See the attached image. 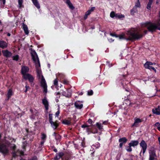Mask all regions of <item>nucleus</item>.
<instances>
[{
	"instance_id": "nucleus-1",
	"label": "nucleus",
	"mask_w": 160,
	"mask_h": 160,
	"mask_svg": "<svg viewBox=\"0 0 160 160\" xmlns=\"http://www.w3.org/2000/svg\"><path fill=\"white\" fill-rule=\"evenodd\" d=\"M29 70V68L26 66H22L21 73L22 75V78L25 80H28L31 84V86H33L34 78L31 74L28 73Z\"/></svg>"
},
{
	"instance_id": "nucleus-2",
	"label": "nucleus",
	"mask_w": 160,
	"mask_h": 160,
	"mask_svg": "<svg viewBox=\"0 0 160 160\" xmlns=\"http://www.w3.org/2000/svg\"><path fill=\"white\" fill-rule=\"evenodd\" d=\"M128 38H126L127 41H133L138 40L143 36L142 34H139L137 30L135 28H132L128 31L127 33Z\"/></svg>"
},
{
	"instance_id": "nucleus-3",
	"label": "nucleus",
	"mask_w": 160,
	"mask_h": 160,
	"mask_svg": "<svg viewBox=\"0 0 160 160\" xmlns=\"http://www.w3.org/2000/svg\"><path fill=\"white\" fill-rule=\"evenodd\" d=\"M159 22L157 24L152 23L151 22H147L144 23L145 27H147L148 31L152 33L155 32L157 30L160 31V26L159 25Z\"/></svg>"
},
{
	"instance_id": "nucleus-4",
	"label": "nucleus",
	"mask_w": 160,
	"mask_h": 160,
	"mask_svg": "<svg viewBox=\"0 0 160 160\" xmlns=\"http://www.w3.org/2000/svg\"><path fill=\"white\" fill-rule=\"evenodd\" d=\"M8 146L4 143H0V152L4 155H6L9 153Z\"/></svg>"
},
{
	"instance_id": "nucleus-5",
	"label": "nucleus",
	"mask_w": 160,
	"mask_h": 160,
	"mask_svg": "<svg viewBox=\"0 0 160 160\" xmlns=\"http://www.w3.org/2000/svg\"><path fill=\"white\" fill-rule=\"evenodd\" d=\"M140 146L142 148L143 154L145 153L147 148V145L145 141L142 140L139 143Z\"/></svg>"
},
{
	"instance_id": "nucleus-6",
	"label": "nucleus",
	"mask_w": 160,
	"mask_h": 160,
	"mask_svg": "<svg viewBox=\"0 0 160 160\" xmlns=\"http://www.w3.org/2000/svg\"><path fill=\"white\" fill-rule=\"evenodd\" d=\"M51 124V127L54 129L56 130L59 127L60 122L58 120H56L55 122L52 121L49 123Z\"/></svg>"
},
{
	"instance_id": "nucleus-7",
	"label": "nucleus",
	"mask_w": 160,
	"mask_h": 160,
	"mask_svg": "<svg viewBox=\"0 0 160 160\" xmlns=\"http://www.w3.org/2000/svg\"><path fill=\"white\" fill-rule=\"evenodd\" d=\"M42 103L44 106L45 108V110L46 111L45 112L47 113H48V111L49 109V103L46 97L42 99Z\"/></svg>"
},
{
	"instance_id": "nucleus-8",
	"label": "nucleus",
	"mask_w": 160,
	"mask_h": 160,
	"mask_svg": "<svg viewBox=\"0 0 160 160\" xmlns=\"http://www.w3.org/2000/svg\"><path fill=\"white\" fill-rule=\"evenodd\" d=\"M2 52L4 56L8 58L11 57L12 55V53L7 50H2Z\"/></svg>"
},
{
	"instance_id": "nucleus-9",
	"label": "nucleus",
	"mask_w": 160,
	"mask_h": 160,
	"mask_svg": "<svg viewBox=\"0 0 160 160\" xmlns=\"http://www.w3.org/2000/svg\"><path fill=\"white\" fill-rule=\"evenodd\" d=\"M64 153L62 152H60L56 154L55 156L54 159V160H58L60 158H62L64 156Z\"/></svg>"
},
{
	"instance_id": "nucleus-10",
	"label": "nucleus",
	"mask_w": 160,
	"mask_h": 160,
	"mask_svg": "<svg viewBox=\"0 0 160 160\" xmlns=\"http://www.w3.org/2000/svg\"><path fill=\"white\" fill-rule=\"evenodd\" d=\"M31 55L32 57V58L33 60H35V56H36V57L37 58V59H38V64H39V65L40 66V63L39 61V59L38 57L37 54L36 52H35V51L34 50H32L31 52Z\"/></svg>"
},
{
	"instance_id": "nucleus-11",
	"label": "nucleus",
	"mask_w": 160,
	"mask_h": 160,
	"mask_svg": "<svg viewBox=\"0 0 160 160\" xmlns=\"http://www.w3.org/2000/svg\"><path fill=\"white\" fill-rule=\"evenodd\" d=\"M152 112L154 114L158 115H160V106H158V108L153 109Z\"/></svg>"
},
{
	"instance_id": "nucleus-12",
	"label": "nucleus",
	"mask_w": 160,
	"mask_h": 160,
	"mask_svg": "<svg viewBox=\"0 0 160 160\" xmlns=\"http://www.w3.org/2000/svg\"><path fill=\"white\" fill-rule=\"evenodd\" d=\"M13 92L12 91V88L9 89L8 91L7 95V98L6 100H8L11 98V96L13 95Z\"/></svg>"
},
{
	"instance_id": "nucleus-13",
	"label": "nucleus",
	"mask_w": 160,
	"mask_h": 160,
	"mask_svg": "<svg viewBox=\"0 0 160 160\" xmlns=\"http://www.w3.org/2000/svg\"><path fill=\"white\" fill-rule=\"evenodd\" d=\"M8 46L7 43L5 41L0 40V48L4 49Z\"/></svg>"
},
{
	"instance_id": "nucleus-14",
	"label": "nucleus",
	"mask_w": 160,
	"mask_h": 160,
	"mask_svg": "<svg viewBox=\"0 0 160 160\" xmlns=\"http://www.w3.org/2000/svg\"><path fill=\"white\" fill-rule=\"evenodd\" d=\"M80 101H78L74 103V106L75 107L78 109H81L83 107V104H80Z\"/></svg>"
},
{
	"instance_id": "nucleus-15",
	"label": "nucleus",
	"mask_w": 160,
	"mask_h": 160,
	"mask_svg": "<svg viewBox=\"0 0 160 160\" xmlns=\"http://www.w3.org/2000/svg\"><path fill=\"white\" fill-rule=\"evenodd\" d=\"M129 144L133 147L137 146L139 144V142L138 140H131Z\"/></svg>"
},
{
	"instance_id": "nucleus-16",
	"label": "nucleus",
	"mask_w": 160,
	"mask_h": 160,
	"mask_svg": "<svg viewBox=\"0 0 160 160\" xmlns=\"http://www.w3.org/2000/svg\"><path fill=\"white\" fill-rule=\"evenodd\" d=\"M40 85L42 87L47 86L46 80L42 75V79L40 81Z\"/></svg>"
},
{
	"instance_id": "nucleus-17",
	"label": "nucleus",
	"mask_w": 160,
	"mask_h": 160,
	"mask_svg": "<svg viewBox=\"0 0 160 160\" xmlns=\"http://www.w3.org/2000/svg\"><path fill=\"white\" fill-rule=\"evenodd\" d=\"M135 121L134 123L132 125V127H133L134 126L136 127H138L137 124L141 122H142V120L139 118H136L134 119Z\"/></svg>"
},
{
	"instance_id": "nucleus-18",
	"label": "nucleus",
	"mask_w": 160,
	"mask_h": 160,
	"mask_svg": "<svg viewBox=\"0 0 160 160\" xmlns=\"http://www.w3.org/2000/svg\"><path fill=\"white\" fill-rule=\"evenodd\" d=\"M70 118H68V120L65 119L62 121V123L65 125H69L71 123Z\"/></svg>"
},
{
	"instance_id": "nucleus-19",
	"label": "nucleus",
	"mask_w": 160,
	"mask_h": 160,
	"mask_svg": "<svg viewBox=\"0 0 160 160\" xmlns=\"http://www.w3.org/2000/svg\"><path fill=\"white\" fill-rule=\"evenodd\" d=\"M71 155L68 153H66L64 155L62 159H64L65 160H70L71 159Z\"/></svg>"
},
{
	"instance_id": "nucleus-20",
	"label": "nucleus",
	"mask_w": 160,
	"mask_h": 160,
	"mask_svg": "<svg viewBox=\"0 0 160 160\" xmlns=\"http://www.w3.org/2000/svg\"><path fill=\"white\" fill-rule=\"evenodd\" d=\"M22 28L24 32L26 35L28 34L29 32L28 30V28L27 25L24 24V23H22Z\"/></svg>"
},
{
	"instance_id": "nucleus-21",
	"label": "nucleus",
	"mask_w": 160,
	"mask_h": 160,
	"mask_svg": "<svg viewBox=\"0 0 160 160\" xmlns=\"http://www.w3.org/2000/svg\"><path fill=\"white\" fill-rule=\"evenodd\" d=\"M144 66L145 68L151 70H152L154 71L156 73L157 72L156 70L153 67L149 66L148 64H144Z\"/></svg>"
},
{
	"instance_id": "nucleus-22",
	"label": "nucleus",
	"mask_w": 160,
	"mask_h": 160,
	"mask_svg": "<svg viewBox=\"0 0 160 160\" xmlns=\"http://www.w3.org/2000/svg\"><path fill=\"white\" fill-rule=\"evenodd\" d=\"M33 4L38 9L40 8V4L38 0H32Z\"/></svg>"
},
{
	"instance_id": "nucleus-23",
	"label": "nucleus",
	"mask_w": 160,
	"mask_h": 160,
	"mask_svg": "<svg viewBox=\"0 0 160 160\" xmlns=\"http://www.w3.org/2000/svg\"><path fill=\"white\" fill-rule=\"evenodd\" d=\"M66 3L71 9L73 10L74 8V7L71 3L70 0H66Z\"/></svg>"
},
{
	"instance_id": "nucleus-24",
	"label": "nucleus",
	"mask_w": 160,
	"mask_h": 160,
	"mask_svg": "<svg viewBox=\"0 0 160 160\" xmlns=\"http://www.w3.org/2000/svg\"><path fill=\"white\" fill-rule=\"evenodd\" d=\"M127 141L128 139L125 137L120 138L118 140L119 142L122 143L124 144H125Z\"/></svg>"
},
{
	"instance_id": "nucleus-25",
	"label": "nucleus",
	"mask_w": 160,
	"mask_h": 160,
	"mask_svg": "<svg viewBox=\"0 0 160 160\" xmlns=\"http://www.w3.org/2000/svg\"><path fill=\"white\" fill-rule=\"evenodd\" d=\"M153 0H149L147 5L146 8H147L149 10L151 9V6Z\"/></svg>"
},
{
	"instance_id": "nucleus-26",
	"label": "nucleus",
	"mask_w": 160,
	"mask_h": 160,
	"mask_svg": "<svg viewBox=\"0 0 160 160\" xmlns=\"http://www.w3.org/2000/svg\"><path fill=\"white\" fill-rule=\"evenodd\" d=\"M137 11V9L136 8L134 7L131 10L130 13L132 15H134L135 12Z\"/></svg>"
},
{
	"instance_id": "nucleus-27",
	"label": "nucleus",
	"mask_w": 160,
	"mask_h": 160,
	"mask_svg": "<svg viewBox=\"0 0 160 160\" xmlns=\"http://www.w3.org/2000/svg\"><path fill=\"white\" fill-rule=\"evenodd\" d=\"M132 146L128 144V146L126 147V150L128 152H131L132 151Z\"/></svg>"
},
{
	"instance_id": "nucleus-28",
	"label": "nucleus",
	"mask_w": 160,
	"mask_h": 160,
	"mask_svg": "<svg viewBox=\"0 0 160 160\" xmlns=\"http://www.w3.org/2000/svg\"><path fill=\"white\" fill-rule=\"evenodd\" d=\"M26 130L27 133V134L26 135V137L27 138H29L31 135V134L32 133V132L29 131L28 129H26Z\"/></svg>"
},
{
	"instance_id": "nucleus-29",
	"label": "nucleus",
	"mask_w": 160,
	"mask_h": 160,
	"mask_svg": "<svg viewBox=\"0 0 160 160\" xmlns=\"http://www.w3.org/2000/svg\"><path fill=\"white\" fill-rule=\"evenodd\" d=\"M96 125L99 130H101L102 129L103 126L102 125V123L99 122H97L96 123Z\"/></svg>"
},
{
	"instance_id": "nucleus-30",
	"label": "nucleus",
	"mask_w": 160,
	"mask_h": 160,
	"mask_svg": "<svg viewBox=\"0 0 160 160\" xmlns=\"http://www.w3.org/2000/svg\"><path fill=\"white\" fill-rule=\"evenodd\" d=\"M47 135L44 133H41V138L42 140H43L46 141L47 138Z\"/></svg>"
},
{
	"instance_id": "nucleus-31",
	"label": "nucleus",
	"mask_w": 160,
	"mask_h": 160,
	"mask_svg": "<svg viewBox=\"0 0 160 160\" xmlns=\"http://www.w3.org/2000/svg\"><path fill=\"white\" fill-rule=\"evenodd\" d=\"M117 15V14L115 13L114 11L111 12L110 13V17L112 18H114L115 17L116 18Z\"/></svg>"
},
{
	"instance_id": "nucleus-32",
	"label": "nucleus",
	"mask_w": 160,
	"mask_h": 160,
	"mask_svg": "<svg viewBox=\"0 0 160 160\" xmlns=\"http://www.w3.org/2000/svg\"><path fill=\"white\" fill-rule=\"evenodd\" d=\"M53 114L51 113H49L48 114V121L50 123L51 122L53 121H52V118H53Z\"/></svg>"
},
{
	"instance_id": "nucleus-33",
	"label": "nucleus",
	"mask_w": 160,
	"mask_h": 160,
	"mask_svg": "<svg viewBox=\"0 0 160 160\" xmlns=\"http://www.w3.org/2000/svg\"><path fill=\"white\" fill-rule=\"evenodd\" d=\"M27 143L26 141H24L23 142V144L22 146V149H24V151H26V147L27 146Z\"/></svg>"
},
{
	"instance_id": "nucleus-34",
	"label": "nucleus",
	"mask_w": 160,
	"mask_h": 160,
	"mask_svg": "<svg viewBox=\"0 0 160 160\" xmlns=\"http://www.w3.org/2000/svg\"><path fill=\"white\" fill-rule=\"evenodd\" d=\"M23 0H18V5L19 8L23 7V6L22 5Z\"/></svg>"
},
{
	"instance_id": "nucleus-35",
	"label": "nucleus",
	"mask_w": 160,
	"mask_h": 160,
	"mask_svg": "<svg viewBox=\"0 0 160 160\" xmlns=\"http://www.w3.org/2000/svg\"><path fill=\"white\" fill-rule=\"evenodd\" d=\"M135 7L136 8H140L141 4L139 0H137V2L135 3Z\"/></svg>"
},
{
	"instance_id": "nucleus-36",
	"label": "nucleus",
	"mask_w": 160,
	"mask_h": 160,
	"mask_svg": "<svg viewBox=\"0 0 160 160\" xmlns=\"http://www.w3.org/2000/svg\"><path fill=\"white\" fill-rule=\"evenodd\" d=\"M12 58L13 60L17 61L18 60L19 56L18 55H16L15 56H13Z\"/></svg>"
},
{
	"instance_id": "nucleus-37",
	"label": "nucleus",
	"mask_w": 160,
	"mask_h": 160,
	"mask_svg": "<svg viewBox=\"0 0 160 160\" xmlns=\"http://www.w3.org/2000/svg\"><path fill=\"white\" fill-rule=\"evenodd\" d=\"M10 148L12 150H16V145L14 144H11Z\"/></svg>"
},
{
	"instance_id": "nucleus-38",
	"label": "nucleus",
	"mask_w": 160,
	"mask_h": 160,
	"mask_svg": "<svg viewBox=\"0 0 160 160\" xmlns=\"http://www.w3.org/2000/svg\"><path fill=\"white\" fill-rule=\"evenodd\" d=\"M68 95V98H70L71 97L72 91L69 89H68L66 91Z\"/></svg>"
},
{
	"instance_id": "nucleus-39",
	"label": "nucleus",
	"mask_w": 160,
	"mask_h": 160,
	"mask_svg": "<svg viewBox=\"0 0 160 160\" xmlns=\"http://www.w3.org/2000/svg\"><path fill=\"white\" fill-rule=\"evenodd\" d=\"M61 136L59 134H58L55 137V139L58 141L60 142L61 140Z\"/></svg>"
},
{
	"instance_id": "nucleus-40",
	"label": "nucleus",
	"mask_w": 160,
	"mask_h": 160,
	"mask_svg": "<svg viewBox=\"0 0 160 160\" xmlns=\"http://www.w3.org/2000/svg\"><path fill=\"white\" fill-rule=\"evenodd\" d=\"M149 156H156L155 152L153 150L149 152Z\"/></svg>"
},
{
	"instance_id": "nucleus-41",
	"label": "nucleus",
	"mask_w": 160,
	"mask_h": 160,
	"mask_svg": "<svg viewBox=\"0 0 160 160\" xmlns=\"http://www.w3.org/2000/svg\"><path fill=\"white\" fill-rule=\"evenodd\" d=\"M86 132H88V134L92 133V128H88L86 129Z\"/></svg>"
},
{
	"instance_id": "nucleus-42",
	"label": "nucleus",
	"mask_w": 160,
	"mask_h": 160,
	"mask_svg": "<svg viewBox=\"0 0 160 160\" xmlns=\"http://www.w3.org/2000/svg\"><path fill=\"white\" fill-rule=\"evenodd\" d=\"M53 83L54 85L56 86V87L58 86V79L57 78H56L55 79H54L53 81Z\"/></svg>"
},
{
	"instance_id": "nucleus-43",
	"label": "nucleus",
	"mask_w": 160,
	"mask_h": 160,
	"mask_svg": "<svg viewBox=\"0 0 160 160\" xmlns=\"http://www.w3.org/2000/svg\"><path fill=\"white\" fill-rule=\"evenodd\" d=\"M60 93L59 92H55L54 93L55 95L56 96V98H59L60 97Z\"/></svg>"
},
{
	"instance_id": "nucleus-44",
	"label": "nucleus",
	"mask_w": 160,
	"mask_h": 160,
	"mask_svg": "<svg viewBox=\"0 0 160 160\" xmlns=\"http://www.w3.org/2000/svg\"><path fill=\"white\" fill-rule=\"evenodd\" d=\"M145 64H148L149 66L153 65L156 64V63L155 62L152 63L151 62L147 61Z\"/></svg>"
},
{
	"instance_id": "nucleus-45",
	"label": "nucleus",
	"mask_w": 160,
	"mask_h": 160,
	"mask_svg": "<svg viewBox=\"0 0 160 160\" xmlns=\"http://www.w3.org/2000/svg\"><path fill=\"white\" fill-rule=\"evenodd\" d=\"M98 130L97 129L95 128H92V133H98Z\"/></svg>"
},
{
	"instance_id": "nucleus-46",
	"label": "nucleus",
	"mask_w": 160,
	"mask_h": 160,
	"mask_svg": "<svg viewBox=\"0 0 160 160\" xmlns=\"http://www.w3.org/2000/svg\"><path fill=\"white\" fill-rule=\"evenodd\" d=\"M124 15H123L122 14L119 15V14H117V15L116 16V18H124Z\"/></svg>"
},
{
	"instance_id": "nucleus-47",
	"label": "nucleus",
	"mask_w": 160,
	"mask_h": 160,
	"mask_svg": "<svg viewBox=\"0 0 160 160\" xmlns=\"http://www.w3.org/2000/svg\"><path fill=\"white\" fill-rule=\"evenodd\" d=\"M93 91L92 90L88 91V95L89 96H91L93 94Z\"/></svg>"
},
{
	"instance_id": "nucleus-48",
	"label": "nucleus",
	"mask_w": 160,
	"mask_h": 160,
	"mask_svg": "<svg viewBox=\"0 0 160 160\" xmlns=\"http://www.w3.org/2000/svg\"><path fill=\"white\" fill-rule=\"evenodd\" d=\"M43 88V91L44 93H46L47 92H48V90H47V86L42 87Z\"/></svg>"
},
{
	"instance_id": "nucleus-49",
	"label": "nucleus",
	"mask_w": 160,
	"mask_h": 160,
	"mask_svg": "<svg viewBox=\"0 0 160 160\" xmlns=\"http://www.w3.org/2000/svg\"><path fill=\"white\" fill-rule=\"evenodd\" d=\"M89 126H90L89 125H88L86 124H84L82 125L81 127L82 128H88L89 127Z\"/></svg>"
},
{
	"instance_id": "nucleus-50",
	"label": "nucleus",
	"mask_w": 160,
	"mask_h": 160,
	"mask_svg": "<svg viewBox=\"0 0 160 160\" xmlns=\"http://www.w3.org/2000/svg\"><path fill=\"white\" fill-rule=\"evenodd\" d=\"M62 95L63 96H65L66 97L68 98V95L66 91H63L62 92Z\"/></svg>"
},
{
	"instance_id": "nucleus-51",
	"label": "nucleus",
	"mask_w": 160,
	"mask_h": 160,
	"mask_svg": "<svg viewBox=\"0 0 160 160\" xmlns=\"http://www.w3.org/2000/svg\"><path fill=\"white\" fill-rule=\"evenodd\" d=\"M18 153H19V154H20L21 156H23L24 155V151L22 150L19 151V150H18Z\"/></svg>"
},
{
	"instance_id": "nucleus-52",
	"label": "nucleus",
	"mask_w": 160,
	"mask_h": 160,
	"mask_svg": "<svg viewBox=\"0 0 160 160\" xmlns=\"http://www.w3.org/2000/svg\"><path fill=\"white\" fill-rule=\"evenodd\" d=\"M118 37H119L120 39H124L125 35L124 34H120L118 35Z\"/></svg>"
},
{
	"instance_id": "nucleus-53",
	"label": "nucleus",
	"mask_w": 160,
	"mask_h": 160,
	"mask_svg": "<svg viewBox=\"0 0 160 160\" xmlns=\"http://www.w3.org/2000/svg\"><path fill=\"white\" fill-rule=\"evenodd\" d=\"M110 35L112 37H115L116 38L118 37V35L117 34H116L115 33H110Z\"/></svg>"
},
{
	"instance_id": "nucleus-54",
	"label": "nucleus",
	"mask_w": 160,
	"mask_h": 160,
	"mask_svg": "<svg viewBox=\"0 0 160 160\" xmlns=\"http://www.w3.org/2000/svg\"><path fill=\"white\" fill-rule=\"evenodd\" d=\"M18 153H15L12 154V158H15L17 157L18 156V155L17 154Z\"/></svg>"
},
{
	"instance_id": "nucleus-55",
	"label": "nucleus",
	"mask_w": 160,
	"mask_h": 160,
	"mask_svg": "<svg viewBox=\"0 0 160 160\" xmlns=\"http://www.w3.org/2000/svg\"><path fill=\"white\" fill-rule=\"evenodd\" d=\"M42 141L40 142V145L39 147H42L44 144V143L46 141L42 140Z\"/></svg>"
},
{
	"instance_id": "nucleus-56",
	"label": "nucleus",
	"mask_w": 160,
	"mask_h": 160,
	"mask_svg": "<svg viewBox=\"0 0 160 160\" xmlns=\"http://www.w3.org/2000/svg\"><path fill=\"white\" fill-rule=\"evenodd\" d=\"M156 157V156H149V160H154L155 159V157Z\"/></svg>"
},
{
	"instance_id": "nucleus-57",
	"label": "nucleus",
	"mask_w": 160,
	"mask_h": 160,
	"mask_svg": "<svg viewBox=\"0 0 160 160\" xmlns=\"http://www.w3.org/2000/svg\"><path fill=\"white\" fill-rule=\"evenodd\" d=\"M154 126H155L157 127V128L160 127V123L159 122H157L155 124Z\"/></svg>"
},
{
	"instance_id": "nucleus-58",
	"label": "nucleus",
	"mask_w": 160,
	"mask_h": 160,
	"mask_svg": "<svg viewBox=\"0 0 160 160\" xmlns=\"http://www.w3.org/2000/svg\"><path fill=\"white\" fill-rule=\"evenodd\" d=\"M68 81L66 80H64L63 81V83L65 84H68Z\"/></svg>"
},
{
	"instance_id": "nucleus-59",
	"label": "nucleus",
	"mask_w": 160,
	"mask_h": 160,
	"mask_svg": "<svg viewBox=\"0 0 160 160\" xmlns=\"http://www.w3.org/2000/svg\"><path fill=\"white\" fill-rule=\"evenodd\" d=\"M95 9V7H91V9H89V10L91 12L93 11Z\"/></svg>"
},
{
	"instance_id": "nucleus-60",
	"label": "nucleus",
	"mask_w": 160,
	"mask_h": 160,
	"mask_svg": "<svg viewBox=\"0 0 160 160\" xmlns=\"http://www.w3.org/2000/svg\"><path fill=\"white\" fill-rule=\"evenodd\" d=\"M28 160H37V158L36 157L34 156L31 159Z\"/></svg>"
},
{
	"instance_id": "nucleus-61",
	"label": "nucleus",
	"mask_w": 160,
	"mask_h": 160,
	"mask_svg": "<svg viewBox=\"0 0 160 160\" xmlns=\"http://www.w3.org/2000/svg\"><path fill=\"white\" fill-rule=\"evenodd\" d=\"M88 122L89 124H92V119H91L89 118L88 120Z\"/></svg>"
},
{
	"instance_id": "nucleus-62",
	"label": "nucleus",
	"mask_w": 160,
	"mask_h": 160,
	"mask_svg": "<svg viewBox=\"0 0 160 160\" xmlns=\"http://www.w3.org/2000/svg\"><path fill=\"white\" fill-rule=\"evenodd\" d=\"M59 113H60V111H59V110H58L56 113H55V116L56 117H58V116L59 115Z\"/></svg>"
},
{
	"instance_id": "nucleus-63",
	"label": "nucleus",
	"mask_w": 160,
	"mask_h": 160,
	"mask_svg": "<svg viewBox=\"0 0 160 160\" xmlns=\"http://www.w3.org/2000/svg\"><path fill=\"white\" fill-rule=\"evenodd\" d=\"M91 13V12H90V11L88 10V11H87L86 13L85 14H87V15L88 16Z\"/></svg>"
},
{
	"instance_id": "nucleus-64",
	"label": "nucleus",
	"mask_w": 160,
	"mask_h": 160,
	"mask_svg": "<svg viewBox=\"0 0 160 160\" xmlns=\"http://www.w3.org/2000/svg\"><path fill=\"white\" fill-rule=\"evenodd\" d=\"M123 144H124L120 142L119 145V148H122L123 146Z\"/></svg>"
}]
</instances>
